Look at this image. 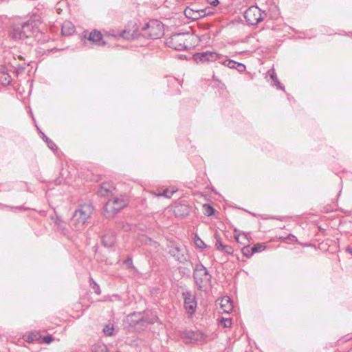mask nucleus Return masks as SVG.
<instances>
[{"label": "nucleus", "instance_id": "obj_1", "mask_svg": "<svg viewBox=\"0 0 352 352\" xmlns=\"http://www.w3.org/2000/svg\"><path fill=\"white\" fill-rule=\"evenodd\" d=\"M39 21L31 19L25 23L14 28L12 37L16 41H24L28 38H33L38 32Z\"/></svg>", "mask_w": 352, "mask_h": 352}, {"label": "nucleus", "instance_id": "obj_2", "mask_svg": "<svg viewBox=\"0 0 352 352\" xmlns=\"http://www.w3.org/2000/svg\"><path fill=\"white\" fill-rule=\"evenodd\" d=\"M193 38V36L189 33H180L169 37L166 43L169 47L177 50H183L194 46Z\"/></svg>", "mask_w": 352, "mask_h": 352}, {"label": "nucleus", "instance_id": "obj_3", "mask_svg": "<svg viewBox=\"0 0 352 352\" xmlns=\"http://www.w3.org/2000/svg\"><path fill=\"white\" fill-rule=\"evenodd\" d=\"M193 278L199 290H204L211 285V275L201 263L196 265L193 271Z\"/></svg>", "mask_w": 352, "mask_h": 352}, {"label": "nucleus", "instance_id": "obj_4", "mask_svg": "<svg viewBox=\"0 0 352 352\" xmlns=\"http://www.w3.org/2000/svg\"><path fill=\"white\" fill-rule=\"evenodd\" d=\"M142 34L146 38L157 39L164 34L163 23L158 20H151L142 26Z\"/></svg>", "mask_w": 352, "mask_h": 352}, {"label": "nucleus", "instance_id": "obj_5", "mask_svg": "<svg viewBox=\"0 0 352 352\" xmlns=\"http://www.w3.org/2000/svg\"><path fill=\"white\" fill-rule=\"evenodd\" d=\"M129 204V199L120 195L109 200L105 205V212L110 216L117 213L126 207Z\"/></svg>", "mask_w": 352, "mask_h": 352}, {"label": "nucleus", "instance_id": "obj_6", "mask_svg": "<svg viewBox=\"0 0 352 352\" xmlns=\"http://www.w3.org/2000/svg\"><path fill=\"white\" fill-rule=\"evenodd\" d=\"M182 296L184 298V304L186 311L190 317H192L197 309V298L195 295L190 291L184 292L182 293Z\"/></svg>", "mask_w": 352, "mask_h": 352}, {"label": "nucleus", "instance_id": "obj_7", "mask_svg": "<svg viewBox=\"0 0 352 352\" xmlns=\"http://www.w3.org/2000/svg\"><path fill=\"white\" fill-rule=\"evenodd\" d=\"M247 22L250 25H256L263 20V14L261 10L256 6L249 8L244 14Z\"/></svg>", "mask_w": 352, "mask_h": 352}, {"label": "nucleus", "instance_id": "obj_8", "mask_svg": "<svg viewBox=\"0 0 352 352\" xmlns=\"http://www.w3.org/2000/svg\"><path fill=\"white\" fill-rule=\"evenodd\" d=\"M94 208L91 204L81 205L74 213V218L76 220H86L91 217Z\"/></svg>", "mask_w": 352, "mask_h": 352}, {"label": "nucleus", "instance_id": "obj_9", "mask_svg": "<svg viewBox=\"0 0 352 352\" xmlns=\"http://www.w3.org/2000/svg\"><path fill=\"white\" fill-rule=\"evenodd\" d=\"M168 252L170 256L180 263H184L188 260V254L186 250L181 249L177 245L170 246Z\"/></svg>", "mask_w": 352, "mask_h": 352}, {"label": "nucleus", "instance_id": "obj_10", "mask_svg": "<svg viewBox=\"0 0 352 352\" xmlns=\"http://www.w3.org/2000/svg\"><path fill=\"white\" fill-rule=\"evenodd\" d=\"M194 57L197 63H205L215 61L220 58L221 56L215 52L207 51L196 54Z\"/></svg>", "mask_w": 352, "mask_h": 352}, {"label": "nucleus", "instance_id": "obj_11", "mask_svg": "<svg viewBox=\"0 0 352 352\" xmlns=\"http://www.w3.org/2000/svg\"><path fill=\"white\" fill-rule=\"evenodd\" d=\"M181 337L195 342L204 341L206 336L199 330H184L181 332Z\"/></svg>", "mask_w": 352, "mask_h": 352}, {"label": "nucleus", "instance_id": "obj_12", "mask_svg": "<svg viewBox=\"0 0 352 352\" xmlns=\"http://www.w3.org/2000/svg\"><path fill=\"white\" fill-rule=\"evenodd\" d=\"M138 32V28L135 22H129L120 33V36L125 39H133Z\"/></svg>", "mask_w": 352, "mask_h": 352}, {"label": "nucleus", "instance_id": "obj_13", "mask_svg": "<svg viewBox=\"0 0 352 352\" xmlns=\"http://www.w3.org/2000/svg\"><path fill=\"white\" fill-rule=\"evenodd\" d=\"M84 37L88 41L97 45H104L106 43L103 39L102 33L96 30H94L90 32H84Z\"/></svg>", "mask_w": 352, "mask_h": 352}, {"label": "nucleus", "instance_id": "obj_14", "mask_svg": "<svg viewBox=\"0 0 352 352\" xmlns=\"http://www.w3.org/2000/svg\"><path fill=\"white\" fill-rule=\"evenodd\" d=\"M185 16L192 20H197L206 15L205 10H194L190 8H186L184 10Z\"/></svg>", "mask_w": 352, "mask_h": 352}, {"label": "nucleus", "instance_id": "obj_15", "mask_svg": "<svg viewBox=\"0 0 352 352\" xmlns=\"http://www.w3.org/2000/svg\"><path fill=\"white\" fill-rule=\"evenodd\" d=\"M116 190V187L113 182H105L100 185L99 188V193L102 196H109L112 195Z\"/></svg>", "mask_w": 352, "mask_h": 352}, {"label": "nucleus", "instance_id": "obj_16", "mask_svg": "<svg viewBox=\"0 0 352 352\" xmlns=\"http://www.w3.org/2000/svg\"><path fill=\"white\" fill-rule=\"evenodd\" d=\"M127 321L129 322L128 328L134 329L137 330L139 324L141 322H143L142 319L141 318V313H133L129 315L127 318Z\"/></svg>", "mask_w": 352, "mask_h": 352}, {"label": "nucleus", "instance_id": "obj_17", "mask_svg": "<svg viewBox=\"0 0 352 352\" xmlns=\"http://www.w3.org/2000/svg\"><path fill=\"white\" fill-rule=\"evenodd\" d=\"M127 321L129 322L128 328L134 329L137 330L139 324L141 322H143L142 319L141 318V313H133L129 315L127 318Z\"/></svg>", "mask_w": 352, "mask_h": 352}, {"label": "nucleus", "instance_id": "obj_18", "mask_svg": "<svg viewBox=\"0 0 352 352\" xmlns=\"http://www.w3.org/2000/svg\"><path fill=\"white\" fill-rule=\"evenodd\" d=\"M116 241V234L111 231L107 232L102 237V243L106 248H112Z\"/></svg>", "mask_w": 352, "mask_h": 352}, {"label": "nucleus", "instance_id": "obj_19", "mask_svg": "<svg viewBox=\"0 0 352 352\" xmlns=\"http://www.w3.org/2000/svg\"><path fill=\"white\" fill-rule=\"evenodd\" d=\"M141 318L143 322H146L148 324H153L157 320V316L155 313L153 311H144V315L141 314Z\"/></svg>", "mask_w": 352, "mask_h": 352}, {"label": "nucleus", "instance_id": "obj_20", "mask_svg": "<svg viewBox=\"0 0 352 352\" xmlns=\"http://www.w3.org/2000/svg\"><path fill=\"white\" fill-rule=\"evenodd\" d=\"M41 338V335L40 332L36 331L28 332L23 336V339L27 342H36L38 343Z\"/></svg>", "mask_w": 352, "mask_h": 352}, {"label": "nucleus", "instance_id": "obj_21", "mask_svg": "<svg viewBox=\"0 0 352 352\" xmlns=\"http://www.w3.org/2000/svg\"><path fill=\"white\" fill-rule=\"evenodd\" d=\"M75 32L74 25L69 21H65L62 26V34L65 36L72 35Z\"/></svg>", "mask_w": 352, "mask_h": 352}, {"label": "nucleus", "instance_id": "obj_22", "mask_svg": "<svg viewBox=\"0 0 352 352\" xmlns=\"http://www.w3.org/2000/svg\"><path fill=\"white\" fill-rule=\"evenodd\" d=\"M221 305L222 308L225 307L223 311L226 313H229L233 308L232 302L228 297L223 298L221 300Z\"/></svg>", "mask_w": 352, "mask_h": 352}, {"label": "nucleus", "instance_id": "obj_23", "mask_svg": "<svg viewBox=\"0 0 352 352\" xmlns=\"http://www.w3.org/2000/svg\"><path fill=\"white\" fill-rule=\"evenodd\" d=\"M223 65L229 68H237L238 67H243V69H245V66L243 64L236 63L232 60H227L224 61Z\"/></svg>", "mask_w": 352, "mask_h": 352}, {"label": "nucleus", "instance_id": "obj_24", "mask_svg": "<svg viewBox=\"0 0 352 352\" xmlns=\"http://www.w3.org/2000/svg\"><path fill=\"white\" fill-rule=\"evenodd\" d=\"M89 285L96 294H101V290L99 285L91 276L89 277Z\"/></svg>", "mask_w": 352, "mask_h": 352}, {"label": "nucleus", "instance_id": "obj_25", "mask_svg": "<svg viewBox=\"0 0 352 352\" xmlns=\"http://www.w3.org/2000/svg\"><path fill=\"white\" fill-rule=\"evenodd\" d=\"M194 243L198 248L200 249H205L206 248L207 245L205 244V243L199 238L198 234L197 233L194 234Z\"/></svg>", "mask_w": 352, "mask_h": 352}, {"label": "nucleus", "instance_id": "obj_26", "mask_svg": "<svg viewBox=\"0 0 352 352\" xmlns=\"http://www.w3.org/2000/svg\"><path fill=\"white\" fill-rule=\"evenodd\" d=\"M242 254L244 256L247 258H250L251 256L254 254L252 252V247L250 245H245L241 249Z\"/></svg>", "mask_w": 352, "mask_h": 352}, {"label": "nucleus", "instance_id": "obj_27", "mask_svg": "<svg viewBox=\"0 0 352 352\" xmlns=\"http://www.w3.org/2000/svg\"><path fill=\"white\" fill-rule=\"evenodd\" d=\"M93 352H109L106 345L98 344L93 346Z\"/></svg>", "mask_w": 352, "mask_h": 352}, {"label": "nucleus", "instance_id": "obj_28", "mask_svg": "<svg viewBox=\"0 0 352 352\" xmlns=\"http://www.w3.org/2000/svg\"><path fill=\"white\" fill-rule=\"evenodd\" d=\"M218 250L228 254H232L234 253V249L232 246L224 244Z\"/></svg>", "mask_w": 352, "mask_h": 352}, {"label": "nucleus", "instance_id": "obj_29", "mask_svg": "<svg viewBox=\"0 0 352 352\" xmlns=\"http://www.w3.org/2000/svg\"><path fill=\"white\" fill-rule=\"evenodd\" d=\"M214 237L215 239L214 246L217 250H219V248L223 245L221 242V237L219 233L217 231H215Z\"/></svg>", "mask_w": 352, "mask_h": 352}, {"label": "nucleus", "instance_id": "obj_30", "mask_svg": "<svg viewBox=\"0 0 352 352\" xmlns=\"http://www.w3.org/2000/svg\"><path fill=\"white\" fill-rule=\"evenodd\" d=\"M54 340V337L52 335H47L46 336H42L41 338V340H39L40 344L41 343H45V344H50L52 342H53Z\"/></svg>", "mask_w": 352, "mask_h": 352}, {"label": "nucleus", "instance_id": "obj_31", "mask_svg": "<svg viewBox=\"0 0 352 352\" xmlns=\"http://www.w3.org/2000/svg\"><path fill=\"white\" fill-rule=\"evenodd\" d=\"M203 211L204 214H207L208 217L211 216L214 213V208L211 207L210 205L204 204L203 206Z\"/></svg>", "mask_w": 352, "mask_h": 352}, {"label": "nucleus", "instance_id": "obj_32", "mask_svg": "<svg viewBox=\"0 0 352 352\" xmlns=\"http://www.w3.org/2000/svg\"><path fill=\"white\" fill-rule=\"evenodd\" d=\"M265 245L263 243H256L252 247V252L254 253L261 252L265 249Z\"/></svg>", "mask_w": 352, "mask_h": 352}, {"label": "nucleus", "instance_id": "obj_33", "mask_svg": "<svg viewBox=\"0 0 352 352\" xmlns=\"http://www.w3.org/2000/svg\"><path fill=\"white\" fill-rule=\"evenodd\" d=\"M220 324L224 328L230 327L232 324V320L230 318H222L220 320Z\"/></svg>", "mask_w": 352, "mask_h": 352}, {"label": "nucleus", "instance_id": "obj_34", "mask_svg": "<svg viewBox=\"0 0 352 352\" xmlns=\"http://www.w3.org/2000/svg\"><path fill=\"white\" fill-rule=\"evenodd\" d=\"M66 224L67 221H54V226L63 232L66 230Z\"/></svg>", "mask_w": 352, "mask_h": 352}, {"label": "nucleus", "instance_id": "obj_35", "mask_svg": "<svg viewBox=\"0 0 352 352\" xmlns=\"http://www.w3.org/2000/svg\"><path fill=\"white\" fill-rule=\"evenodd\" d=\"M113 327H109L108 325H106L105 327L103 329V332L106 336H112L113 331Z\"/></svg>", "mask_w": 352, "mask_h": 352}, {"label": "nucleus", "instance_id": "obj_36", "mask_svg": "<svg viewBox=\"0 0 352 352\" xmlns=\"http://www.w3.org/2000/svg\"><path fill=\"white\" fill-rule=\"evenodd\" d=\"M175 192H176V190H172L170 191L168 190H165L162 194H158L157 195L158 196L162 195L166 197H170Z\"/></svg>", "mask_w": 352, "mask_h": 352}, {"label": "nucleus", "instance_id": "obj_37", "mask_svg": "<svg viewBox=\"0 0 352 352\" xmlns=\"http://www.w3.org/2000/svg\"><path fill=\"white\" fill-rule=\"evenodd\" d=\"M145 243L148 245H153L155 248H157L159 246L158 243L153 241L151 239L146 237Z\"/></svg>", "mask_w": 352, "mask_h": 352}, {"label": "nucleus", "instance_id": "obj_38", "mask_svg": "<svg viewBox=\"0 0 352 352\" xmlns=\"http://www.w3.org/2000/svg\"><path fill=\"white\" fill-rule=\"evenodd\" d=\"M124 263L126 265H127L129 268H133V267L132 258H131V257H127V258L124 260Z\"/></svg>", "mask_w": 352, "mask_h": 352}, {"label": "nucleus", "instance_id": "obj_39", "mask_svg": "<svg viewBox=\"0 0 352 352\" xmlns=\"http://www.w3.org/2000/svg\"><path fill=\"white\" fill-rule=\"evenodd\" d=\"M352 339V336L351 335H346L344 336V337H342V338H340L338 342H348L349 340H351Z\"/></svg>", "mask_w": 352, "mask_h": 352}, {"label": "nucleus", "instance_id": "obj_40", "mask_svg": "<svg viewBox=\"0 0 352 352\" xmlns=\"http://www.w3.org/2000/svg\"><path fill=\"white\" fill-rule=\"evenodd\" d=\"M148 324L146 322H141L138 329H137V331H141V330H144L145 328H146V327L148 326Z\"/></svg>", "mask_w": 352, "mask_h": 352}, {"label": "nucleus", "instance_id": "obj_41", "mask_svg": "<svg viewBox=\"0 0 352 352\" xmlns=\"http://www.w3.org/2000/svg\"><path fill=\"white\" fill-rule=\"evenodd\" d=\"M206 1L208 3L213 6H217L219 3V0H206Z\"/></svg>", "mask_w": 352, "mask_h": 352}, {"label": "nucleus", "instance_id": "obj_42", "mask_svg": "<svg viewBox=\"0 0 352 352\" xmlns=\"http://www.w3.org/2000/svg\"><path fill=\"white\" fill-rule=\"evenodd\" d=\"M241 236H243V238L246 239V236L242 233V234H234V239L235 240L238 242V243H242L241 241H240L239 240V238Z\"/></svg>", "mask_w": 352, "mask_h": 352}, {"label": "nucleus", "instance_id": "obj_43", "mask_svg": "<svg viewBox=\"0 0 352 352\" xmlns=\"http://www.w3.org/2000/svg\"><path fill=\"white\" fill-rule=\"evenodd\" d=\"M285 239H290L291 241H297L296 236H295L293 234H288L287 236H286Z\"/></svg>", "mask_w": 352, "mask_h": 352}, {"label": "nucleus", "instance_id": "obj_44", "mask_svg": "<svg viewBox=\"0 0 352 352\" xmlns=\"http://www.w3.org/2000/svg\"><path fill=\"white\" fill-rule=\"evenodd\" d=\"M177 210H178V207L177 206V207H175V209L174 212L175 213H177Z\"/></svg>", "mask_w": 352, "mask_h": 352}, {"label": "nucleus", "instance_id": "obj_45", "mask_svg": "<svg viewBox=\"0 0 352 352\" xmlns=\"http://www.w3.org/2000/svg\"><path fill=\"white\" fill-rule=\"evenodd\" d=\"M272 78L274 79V78H275V76L272 75Z\"/></svg>", "mask_w": 352, "mask_h": 352}, {"label": "nucleus", "instance_id": "obj_46", "mask_svg": "<svg viewBox=\"0 0 352 352\" xmlns=\"http://www.w3.org/2000/svg\"><path fill=\"white\" fill-rule=\"evenodd\" d=\"M272 78L274 79V78H275V76L272 75Z\"/></svg>", "mask_w": 352, "mask_h": 352}, {"label": "nucleus", "instance_id": "obj_47", "mask_svg": "<svg viewBox=\"0 0 352 352\" xmlns=\"http://www.w3.org/2000/svg\"><path fill=\"white\" fill-rule=\"evenodd\" d=\"M237 232V230L235 228L234 229V232L236 233Z\"/></svg>", "mask_w": 352, "mask_h": 352}]
</instances>
